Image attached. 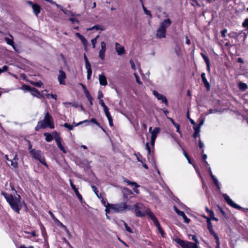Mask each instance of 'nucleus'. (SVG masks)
<instances>
[{
  "label": "nucleus",
  "mask_w": 248,
  "mask_h": 248,
  "mask_svg": "<svg viewBox=\"0 0 248 248\" xmlns=\"http://www.w3.org/2000/svg\"><path fill=\"white\" fill-rule=\"evenodd\" d=\"M2 194L10 204L11 208L16 212L19 213L20 210L22 208L20 195H17V196L14 197L13 195H9L6 193H3Z\"/></svg>",
  "instance_id": "nucleus-1"
},
{
  "label": "nucleus",
  "mask_w": 248,
  "mask_h": 248,
  "mask_svg": "<svg viewBox=\"0 0 248 248\" xmlns=\"http://www.w3.org/2000/svg\"><path fill=\"white\" fill-rule=\"evenodd\" d=\"M39 123L42 124V127L45 128L49 127L51 129H53L55 127L53 119L48 112L45 113L43 120L40 121Z\"/></svg>",
  "instance_id": "nucleus-2"
},
{
  "label": "nucleus",
  "mask_w": 248,
  "mask_h": 248,
  "mask_svg": "<svg viewBox=\"0 0 248 248\" xmlns=\"http://www.w3.org/2000/svg\"><path fill=\"white\" fill-rule=\"evenodd\" d=\"M109 207H107L105 209L107 213L108 212L111 213H121L124 210V202H121L117 204H109L108 203Z\"/></svg>",
  "instance_id": "nucleus-3"
},
{
  "label": "nucleus",
  "mask_w": 248,
  "mask_h": 248,
  "mask_svg": "<svg viewBox=\"0 0 248 248\" xmlns=\"http://www.w3.org/2000/svg\"><path fill=\"white\" fill-rule=\"evenodd\" d=\"M30 153L33 158L37 160L43 165L48 167L47 164L45 161L44 155L41 151L33 149L30 151Z\"/></svg>",
  "instance_id": "nucleus-4"
},
{
  "label": "nucleus",
  "mask_w": 248,
  "mask_h": 248,
  "mask_svg": "<svg viewBox=\"0 0 248 248\" xmlns=\"http://www.w3.org/2000/svg\"><path fill=\"white\" fill-rule=\"evenodd\" d=\"M135 215L138 217H143L146 216L148 208L141 203H137L134 205Z\"/></svg>",
  "instance_id": "nucleus-5"
},
{
  "label": "nucleus",
  "mask_w": 248,
  "mask_h": 248,
  "mask_svg": "<svg viewBox=\"0 0 248 248\" xmlns=\"http://www.w3.org/2000/svg\"><path fill=\"white\" fill-rule=\"evenodd\" d=\"M222 196L227 204L230 206L237 209H242L241 206L234 203L233 201L226 194H223Z\"/></svg>",
  "instance_id": "nucleus-6"
},
{
  "label": "nucleus",
  "mask_w": 248,
  "mask_h": 248,
  "mask_svg": "<svg viewBox=\"0 0 248 248\" xmlns=\"http://www.w3.org/2000/svg\"><path fill=\"white\" fill-rule=\"evenodd\" d=\"M153 93L158 100H162V102L164 103L166 106L168 105V100L164 95L159 93L155 90L153 91Z\"/></svg>",
  "instance_id": "nucleus-7"
},
{
  "label": "nucleus",
  "mask_w": 248,
  "mask_h": 248,
  "mask_svg": "<svg viewBox=\"0 0 248 248\" xmlns=\"http://www.w3.org/2000/svg\"><path fill=\"white\" fill-rule=\"evenodd\" d=\"M66 74L62 70H59V74L58 76V79L60 84L65 85V79L66 78Z\"/></svg>",
  "instance_id": "nucleus-8"
},
{
  "label": "nucleus",
  "mask_w": 248,
  "mask_h": 248,
  "mask_svg": "<svg viewBox=\"0 0 248 248\" xmlns=\"http://www.w3.org/2000/svg\"><path fill=\"white\" fill-rule=\"evenodd\" d=\"M115 50L118 55H122L125 53V50L124 47L121 45L119 43H115Z\"/></svg>",
  "instance_id": "nucleus-9"
},
{
  "label": "nucleus",
  "mask_w": 248,
  "mask_h": 248,
  "mask_svg": "<svg viewBox=\"0 0 248 248\" xmlns=\"http://www.w3.org/2000/svg\"><path fill=\"white\" fill-rule=\"evenodd\" d=\"M172 21L169 18H167L161 22L159 25V27L166 30L167 28H168L171 24Z\"/></svg>",
  "instance_id": "nucleus-10"
},
{
  "label": "nucleus",
  "mask_w": 248,
  "mask_h": 248,
  "mask_svg": "<svg viewBox=\"0 0 248 248\" xmlns=\"http://www.w3.org/2000/svg\"><path fill=\"white\" fill-rule=\"evenodd\" d=\"M166 30H165L160 27H158L156 30V37L158 39H161L166 37Z\"/></svg>",
  "instance_id": "nucleus-11"
},
{
  "label": "nucleus",
  "mask_w": 248,
  "mask_h": 248,
  "mask_svg": "<svg viewBox=\"0 0 248 248\" xmlns=\"http://www.w3.org/2000/svg\"><path fill=\"white\" fill-rule=\"evenodd\" d=\"M30 4L31 6V7L33 9V13L36 16H37L40 13V11H41L40 6L38 4H37L36 3H33L32 2H30Z\"/></svg>",
  "instance_id": "nucleus-12"
},
{
  "label": "nucleus",
  "mask_w": 248,
  "mask_h": 248,
  "mask_svg": "<svg viewBox=\"0 0 248 248\" xmlns=\"http://www.w3.org/2000/svg\"><path fill=\"white\" fill-rule=\"evenodd\" d=\"M70 186L72 188V189L74 190L75 194L77 195L78 199L81 201L82 200V197L81 194L79 193V191H78V189L76 188V186L74 185L73 183L72 180L70 179L69 180Z\"/></svg>",
  "instance_id": "nucleus-13"
},
{
  "label": "nucleus",
  "mask_w": 248,
  "mask_h": 248,
  "mask_svg": "<svg viewBox=\"0 0 248 248\" xmlns=\"http://www.w3.org/2000/svg\"><path fill=\"white\" fill-rule=\"evenodd\" d=\"M124 182L126 183L128 185H131L132 186H134L135 187L133 188V190L135 192L138 194L139 193V190L137 189V187H139V185H138L136 182H131L126 179H124Z\"/></svg>",
  "instance_id": "nucleus-14"
},
{
  "label": "nucleus",
  "mask_w": 248,
  "mask_h": 248,
  "mask_svg": "<svg viewBox=\"0 0 248 248\" xmlns=\"http://www.w3.org/2000/svg\"><path fill=\"white\" fill-rule=\"evenodd\" d=\"M76 35L79 39H80V40H81L82 44L83 45V46L85 47V49H86L87 48L88 44V41L86 40V39L84 36L81 35L79 33H76Z\"/></svg>",
  "instance_id": "nucleus-15"
},
{
  "label": "nucleus",
  "mask_w": 248,
  "mask_h": 248,
  "mask_svg": "<svg viewBox=\"0 0 248 248\" xmlns=\"http://www.w3.org/2000/svg\"><path fill=\"white\" fill-rule=\"evenodd\" d=\"M89 123V121L88 120H85V121H81V122H79L78 124H75L74 125H70V124H68L67 123H65L63 126L67 128H68L69 130H72L73 129V128L75 127V126H78V125H80L83 123Z\"/></svg>",
  "instance_id": "nucleus-16"
},
{
  "label": "nucleus",
  "mask_w": 248,
  "mask_h": 248,
  "mask_svg": "<svg viewBox=\"0 0 248 248\" xmlns=\"http://www.w3.org/2000/svg\"><path fill=\"white\" fill-rule=\"evenodd\" d=\"M99 81L101 85L106 86L108 84L107 78L104 74L99 75Z\"/></svg>",
  "instance_id": "nucleus-17"
},
{
  "label": "nucleus",
  "mask_w": 248,
  "mask_h": 248,
  "mask_svg": "<svg viewBox=\"0 0 248 248\" xmlns=\"http://www.w3.org/2000/svg\"><path fill=\"white\" fill-rule=\"evenodd\" d=\"M201 78L202 79V81L203 83H204V86L206 87L207 90L209 91L210 89V85L205 77V74L204 73H202Z\"/></svg>",
  "instance_id": "nucleus-18"
},
{
  "label": "nucleus",
  "mask_w": 248,
  "mask_h": 248,
  "mask_svg": "<svg viewBox=\"0 0 248 248\" xmlns=\"http://www.w3.org/2000/svg\"><path fill=\"white\" fill-rule=\"evenodd\" d=\"M210 234L211 235H212L215 239H216V244H217V246H216V248H219V247H220V244H219V237L218 236H217V235L215 232L214 231L213 229V230H209Z\"/></svg>",
  "instance_id": "nucleus-19"
},
{
  "label": "nucleus",
  "mask_w": 248,
  "mask_h": 248,
  "mask_svg": "<svg viewBox=\"0 0 248 248\" xmlns=\"http://www.w3.org/2000/svg\"><path fill=\"white\" fill-rule=\"evenodd\" d=\"M18 158L17 155L16 154L14 158L10 160L11 162V166L15 169H16L18 167Z\"/></svg>",
  "instance_id": "nucleus-20"
},
{
  "label": "nucleus",
  "mask_w": 248,
  "mask_h": 248,
  "mask_svg": "<svg viewBox=\"0 0 248 248\" xmlns=\"http://www.w3.org/2000/svg\"><path fill=\"white\" fill-rule=\"evenodd\" d=\"M146 215H147L148 217L153 220L154 223L158 221L154 214L149 208L147 211V213H146Z\"/></svg>",
  "instance_id": "nucleus-21"
},
{
  "label": "nucleus",
  "mask_w": 248,
  "mask_h": 248,
  "mask_svg": "<svg viewBox=\"0 0 248 248\" xmlns=\"http://www.w3.org/2000/svg\"><path fill=\"white\" fill-rule=\"evenodd\" d=\"M55 140H56L57 145L58 147H59V148L62 151L63 153H66V150H65L64 148L63 147V146L62 145V144L61 143V138L57 137V138L55 139Z\"/></svg>",
  "instance_id": "nucleus-22"
},
{
  "label": "nucleus",
  "mask_w": 248,
  "mask_h": 248,
  "mask_svg": "<svg viewBox=\"0 0 248 248\" xmlns=\"http://www.w3.org/2000/svg\"><path fill=\"white\" fill-rule=\"evenodd\" d=\"M160 130V128L159 127H155L153 130L151 132V139H156L158 134L159 133Z\"/></svg>",
  "instance_id": "nucleus-23"
},
{
  "label": "nucleus",
  "mask_w": 248,
  "mask_h": 248,
  "mask_svg": "<svg viewBox=\"0 0 248 248\" xmlns=\"http://www.w3.org/2000/svg\"><path fill=\"white\" fill-rule=\"evenodd\" d=\"M145 148H146V149L148 151V154L150 155L151 156V162L153 164H155V159L154 158V156L152 155H151V151L150 147L149 146V142H146V145H145Z\"/></svg>",
  "instance_id": "nucleus-24"
},
{
  "label": "nucleus",
  "mask_w": 248,
  "mask_h": 248,
  "mask_svg": "<svg viewBox=\"0 0 248 248\" xmlns=\"http://www.w3.org/2000/svg\"><path fill=\"white\" fill-rule=\"evenodd\" d=\"M176 243L179 244L183 248H184L187 241H184L180 238H176L174 239Z\"/></svg>",
  "instance_id": "nucleus-25"
},
{
  "label": "nucleus",
  "mask_w": 248,
  "mask_h": 248,
  "mask_svg": "<svg viewBox=\"0 0 248 248\" xmlns=\"http://www.w3.org/2000/svg\"><path fill=\"white\" fill-rule=\"evenodd\" d=\"M238 88L240 90L244 91L248 88V86L247 84L242 82H239L238 83Z\"/></svg>",
  "instance_id": "nucleus-26"
},
{
  "label": "nucleus",
  "mask_w": 248,
  "mask_h": 248,
  "mask_svg": "<svg viewBox=\"0 0 248 248\" xmlns=\"http://www.w3.org/2000/svg\"><path fill=\"white\" fill-rule=\"evenodd\" d=\"M154 224L156 226V227H157V228L159 233H160V234H161L162 236L164 237L165 236V233L163 232V230L162 229V228L161 227V226H160L158 221H157Z\"/></svg>",
  "instance_id": "nucleus-27"
},
{
  "label": "nucleus",
  "mask_w": 248,
  "mask_h": 248,
  "mask_svg": "<svg viewBox=\"0 0 248 248\" xmlns=\"http://www.w3.org/2000/svg\"><path fill=\"white\" fill-rule=\"evenodd\" d=\"M184 248H198V247L196 244L187 241Z\"/></svg>",
  "instance_id": "nucleus-28"
},
{
  "label": "nucleus",
  "mask_w": 248,
  "mask_h": 248,
  "mask_svg": "<svg viewBox=\"0 0 248 248\" xmlns=\"http://www.w3.org/2000/svg\"><path fill=\"white\" fill-rule=\"evenodd\" d=\"M44 135L46 137V140L48 142L52 141L53 139V136L48 133H45Z\"/></svg>",
  "instance_id": "nucleus-29"
},
{
  "label": "nucleus",
  "mask_w": 248,
  "mask_h": 248,
  "mask_svg": "<svg viewBox=\"0 0 248 248\" xmlns=\"http://www.w3.org/2000/svg\"><path fill=\"white\" fill-rule=\"evenodd\" d=\"M31 92V95L33 96H38V95H41L40 92L34 88H32Z\"/></svg>",
  "instance_id": "nucleus-30"
},
{
  "label": "nucleus",
  "mask_w": 248,
  "mask_h": 248,
  "mask_svg": "<svg viewBox=\"0 0 248 248\" xmlns=\"http://www.w3.org/2000/svg\"><path fill=\"white\" fill-rule=\"evenodd\" d=\"M105 52H106V50H105L100 49L99 50V57L101 60H104L105 59Z\"/></svg>",
  "instance_id": "nucleus-31"
},
{
  "label": "nucleus",
  "mask_w": 248,
  "mask_h": 248,
  "mask_svg": "<svg viewBox=\"0 0 248 248\" xmlns=\"http://www.w3.org/2000/svg\"><path fill=\"white\" fill-rule=\"evenodd\" d=\"M5 41L6 42V43L13 46L14 48H15V45H14V42L13 41V39H11L10 38H8L7 37L5 38Z\"/></svg>",
  "instance_id": "nucleus-32"
},
{
  "label": "nucleus",
  "mask_w": 248,
  "mask_h": 248,
  "mask_svg": "<svg viewBox=\"0 0 248 248\" xmlns=\"http://www.w3.org/2000/svg\"><path fill=\"white\" fill-rule=\"evenodd\" d=\"M173 208L176 213L180 216L183 217L185 213L183 211H180L176 206H173Z\"/></svg>",
  "instance_id": "nucleus-33"
},
{
  "label": "nucleus",
  "mask_w": 248,
  "mask_h": 248,
  "mask_svg": "<svg viewBox=\"0 0 248 248\" xmlns=\"http://www.w3.org/2000/svg\"><path fill=\"white\" fill-rule=\"evenodd\" d=\"M121 222L122 223H123V224L124 225V227H125V230L129 232H130V233H132V231L131 229V228L128 226V225L127 224V223H126L123 220H122L121 221Z\"/></svg>",
  "instance_id": "nucleus-34"
},
{
  "label": "nucleus",
  "mask_w": 248,
  "mask_h": 248,
  "mask_svg": "<svg viewBox=\"0 0 248 248\" xmlns=\"http://www.w3.org/2000/svg\"><path fill=\"white\" fill-rule=\"evenodd\" d=\"M21 89L24 91H27L29 92H31L32 88H31L30 86L27 85H23L21 87Z\"/></svg>",
  "instance_id": "nucleus-35"
},
{
  "label": "nucleus",
  "mask_w": 248,
  "mask_h": 248,
  "mask_svg": "<svg viewBox=\"0 0 248 248\" xmlns=\"http://www.w3.org/2000/svg\"><path fill=\"white\" fill-rule=\"evenodd\" d=\"M92 190L93 191V192L95 193V195L97 196V197L99 199H100V197H101V195L98 194V191L97 189V188L94 186H92Z\"/></svg>",
  "instance_id": "nucleus-36"
},
{
  "label": "nucleus",
  "mask_w": 248,
  "mask_h": 248,
  "mask_svg": "<svg viewBox=\"0 0 248 248\" xmlns=\"http://www.w3.org/2000/svg\"><path fill=\"white\" fill-rule=\"evenodd\" d=\"M104 112H105L106 116L108 118V120H110V119H112L110 115V114L109 112L108 108H107V109L104 110Z\"/></svg>",
  "instance_id": "nucleus-37"
},
{
  "label": "nucleus",
  "mask_w": 248,
  "mask_h": 248,
  "mask_svg": "<svg viewBox=\"0 0 248 248\" xmlns=\"http://www.w3.org/2000/svg\"><path fill=\"white\" fill-rule=\"evenodd\" d=\"M86 96H87V98H88V100L90 102V105L91 106L93 105V98L90 95V94H89V93L88 92H87V93H86Z\"/></svg>",
  "instance_id": "nucleus-38"
},
{
  "label": "nucleus",
  "mask_w": 248,
  "mask_h": 248,
  "mask_svg": "<svg viewBox=\"0 0 248 248\" xmlns=\"http://www.w3.org/2000/svg\"><path fill=\"white\" fill-rule=\"evenodd\" d=\"M207 228L208 230H213V225L209 219H207Z\"/></svg>",
  "instance_id": "nucleus-39"
},
{
  "label": "nucleus",
  "mask_w": 248,
  "mask_h": 248,
  "mask_svg": "<svg viewBox=\"0 0 248 248\" xmlns=\"http://www.w3.org/2000/svg\"><path fill=\"white\" fill-rule=\"evenodd\" d=\"M201 55L202 58H203V59L204 60L206 63H208L210 62V60H209V58L206 56H205L204 54H203L202 53L201 54Z\"/></svg>",
  "instance_id": "nucleus-40"
},
{
  "label": "nucleus",
  "mask_w": 248,
  "mask_h": 248,
  "mask_svg": "<svg viewBox=\"0 0 248 248\" xmlns=\"http://www.w3.org/2000/svg\"><path fill=\"white\" fill-rule=\"evenodd\" d=\"M142 8H143V11L145 13V14L149 16L150 17H152V15L150 13V11L148 10L144 6V4H143V5H142Z\"/></svg>",
  "instance_id": "nucleus-41"
},
{
  "label": "nucleus",
  "mask_w": 248,
  "mask_h": 248,
  "mask_svg": "<svg viewBox=\"0 0 248 248\" xmlns=\"http://www.w3.org/2000/svg\"><path fill=\"white\" fill-rule=\"evenodd\" d=\"M86 69H87V72H92L91 69V65L89 62H86L85 63Z\"/></svg>",
  "instance_id": "nucleus-42"
},
{
  "label": "nucleus",
  "mask_w": 248,
  "mask_h": 248,
  "mask_svg": "<svg viewBox=\"0 0 248 248\" xmlns=\"http://www.w3.org/2000/svg\"><path fill=\"white\" fill-rule=\"evenodd\" d=\"M132 209V207L130 205H127L126 203L124 202V210H131Z\"/></svg>",
  "instance_id": "nucleus-43"
},
{
  "label": "nucleus",
  "mask_w": 248,
  "mask_h": 248,
  "mask_svg": "<svg viewBox=\"0 0 248 248\" xmlns=\"http://www.w3.org/2000/svg\"><path fill=\"white\" fill-rule=\"evenodd\" d=\"M99 104L101 105V107L103 108L104 110L108 108L105 104L104 101L102 99L99 100Z\"/></svg>",
  "instance_id": "nucleus-44"
},
{
  "label": "nucleus",
  "mask_w": 248,
  "mask_h": 248,
  "mask_svg": "<svg viewBox=\"0 0 248 248\" xmlns=\"http://www.w3.org/2000/svg\"><path fill=\"white\" fill-rule=\"evenodd\" d=\"M134 77H135V78H136V81L138 83H139V84H142V82L140 80V78L138 76V75L137 74V73H134Z\"/></svg>",
  "instance_id": "nucleus-45"
},
{
  "label": "nucleus",
  "mask_w": 248,
  "mask_h": 248,
  "mask_svg": "<svg viewBox=\"0 0 248 248\" xmlns=\"http://www.w3.org/2000/svg\"><path fill=\"white\" fill-rule=\"evenodd\" d=\"M46 96L47 97V98H49V97H51L52 98H53L54 99H55V100H57V95L56 94H47L46 95Z\"/></svg>",
  "instance_id": "nucleus-46"
},
{
  "label": "nucleus",
  "mask_w": 248,
  "mask_h": 248,
  "mask_svg": "<svg viewBox=\"0 0 248 248\" xmlns=\"http://www.w3.org/2000/svg\"><path fill=\"white\" fill-rule=\"evenodd\" d=\"M42 124L39 123V121L38 122L37 125L35 128L36 131H38L40 129H44V127H42Z\"/></svg>",
  "instance_id": "nucleus-47"
},
{
  "label": "nucleus",
  "mask_w": 248,
  "mask_h": 248,
  "mask_svg": "<svg viewBox=\"0 0 248 248\" xmlns=\"http://www.w3.org/2000/svg\"><path fill=\"white\" fill-rule=\"evenodd\" d=\"M190 236H191L192 237V240H193L194 241H195V243L194 244H196L197 245V244L198 243V238L196 236V235H190Z\"/></svg>",
  "instance_id": "nucleus-48"
},
{
  "label": "nucleus",
  "mask_w": 248,
  "mask_h": 248,
  "mask_svg": "<svg viewBox=\"0 0 248 248\" xmlns=\"http://www.w3.org/2000/svg\"><path fill=\"white\" fill-rule=\"evenodd\" d=\"M8 69V67L6 65H4L2 68H0V73L7 71Z\"/></svg>",
  "instance_id": "nucleus-49"
},
{
  "label": "nucleus",
  "mask_w": 248,
  "mask_h": 248,
  "mask_svg": "<svg viewBox=\"0 0 248 248\" xmlns=\"http://www.w3.org/2000/svg\"><path fill=\"white\" fill-rule=\"evenodd\" d=\"M45 1L51 3L52 5H54L57 6L58 8L60 7V5L56 3V2L53 1L52 0H45Z\"/></svg>",
  "instance_id": "nucleus-50"
},
{
  "label": "nucleus",
  "mask_w": 248,
  "mask_h": 248,
  "mask_svg": "<svg viewBox=\"0 0 248 248\" xmlns=\"http://www.w3.org/2000/svg\"><path fill=\"white\" fill-rule=\"evenodd\" d=\"M243 26L248 30V18L245 20L243 23Z\"/></svg>",
  "instance_id": "nucleus-51"
},
{
  "label": "nucleus",
  "mask_w": 248,
  "mask_h": 248,
  "mask_svg": "<svg viewBox=\"0 0 248 248\" xmlns=\"http://www.w3.org/2000/svg\"><path fill=\"white\" fill-rule=\"evenodd\" d=\"M103 96H104V95H103V94L102 93V92L100 91H99L98 92V96H97V98L99 99V100H102V98L103 97Z\"/></svg>",
  "instance_id": "nucleus-52"
},
{
  "label": "nucleus",
  "mask_w": 248,
  "mask_h": 248,
  "mask_svg": "<svg viewBox=\"0 0 248 248\" xmlns=\"http://www.w3.org/2000/svg\"><path fill=\"white\" fill-rule=\"evenodd\" d=\"M101 44V49L105 50L106 51V44L105 42L102 41L100 43Z\"/></svg>",
  "instance_id": "nucleus-53"
},
{
  "label": "nucleus",
  "mask_w": 248,
  "mask_h": 248,
  "mask_svg": "<svg viewBox=\"0 0 248 248\" xmlns=\"http://www.w3.org/2000/svg\"><path fill=\"white\" fill-rule=\"evenodd\" d=\"M32 84L37 87H41L43 83L41 81H39L37 82H33Z\"/></svg>",
  "instance_id": "nucleus-54"
},
{
  "label": "nucleus",
  "mask_w": 248,
  "mask_h": 248,
  "mask_svg": "<svg viewBox=\"0 0 248 248\" xmlns=\"http://www.w3.org/2000/svg\"><path fill=\"white\" fill-rule=\"evenodd\" d=\"M92 29H96V30H101L102 31L104 30V29L99 25H95L90 30Z\"/></svg>",
  "instance_id": "nucleus-55"
},
{
  "label": "nucleus",
  "mask_w": 248,
  "mask_h": 248,
  "mask_svg": "<svg viewBox=\"0 0 248 248\" xmlns=\"http://www.w3.org/2000/svg\"><path fill=\"white\" fill-rule=\"evenodd\" d=\"M174 125L176 128L177 130L176 131L180 134V135H182L181 132L179 130V125L178 124L174 123Z\"/></svg>",
  "instance_id": "nucleus-56"
},
{
  "label": "nucleus",
  "mask_w": 248,
  "mask_h": 248,
  "mask_svg": "<svg viewBox=\"0 0 248 248\" xmlns=\"http://www.w3.org/2000/svg\"><path fill=\"white\" fill-rule=\"evenodd\" d=\"M100 199H101L102 204L106 207V208H107V207H109V206L108 205V204L106 205V201L103 199V198L102 196L100 197Z\"/></svg>",
  "instance_id": "nucleus-57"
},
{
  "label": "nucleus",
  "mask_w": 248,
  "mask_h": 248,
  "mask_svg": "<svg viewBox=\"0 0 248 248\" xmlns=\"http://www.w3.org/2000/svg\"><path fill=\"white\" fill-rule=\"evenodd\" d=\"M182 217L184 219L185 222H186V223H188L189 222L190 219L186 217L185 214H184V215H183Z\"/></svg>",
  "instance_id": "nucleus-58"
},
{
  "label": "nucleus",
  "mask_w": 248,
  "mask_h": 248,
  "mask_svg": "<svg viewBox=\"0 0 248 248\" xmlns=\"http://www.w3.org/2000/svg\"><path fill=\"white\" fill-rule=\"evenodd\" d=\"M129 62H130V63L131 64L132 69H133V70H135L136 69V66H135V64L134 62H133V61L132 60H130V61H129Z\"/></svg>",
  "instance_id": "nucleus-59"
},
{
  "label": "nucleus",
  "mask_w": 248,
  "mask_h": 248,
  "mask_svg": "<svg viewBox=\"0 0 248 248\" xmlns=\"http://www.w3.org/2000/svg\"><path fill=\"white\" fill-rule=\"evenodd\" d=\"M227 32V30L226 29H224L222 31H221V34L222 37H225L226 36V33Z\"/></svg>",
  "instance_id": "nucleus-60"
},
{
  "label": "nucleus",
  "mask_w": 248,
  "mask_h": 248,
  "mask_svg": "<svg viewBox=\"0 0 248 248\" xmlns=\"http://www.w3.org/2000/svg\"><path fill=\"white\" fill-rule=\"evenodd\" d=\"M49 214L50 215L51 218L54 220L55 221H59L57 218L55 217L54 214L50 211L49 212Z\"/></svg>",
  "instance_id": "nucleus-61"
},
{
  "label": "nucleus",
  "mask_w": 248,
  "mask_h": 248,
  "mask_svg": "<svg viewBox=\"0 0 248 248\" xmlns=\"http://www.w3.org/2000/svg\"><path fill=\"white\" fill-rule=\"evenodd\" d=\"M91 42H92V45H93V48H95L97 41L95 40V39H93L91 40Z\"/></svg>",
  "instance_id": "nucleus-62"
},
{
  "label": "nucleus",
  "mask_w": 248,
  "mask_h": 248,
  "mask_svg": "<svg viewBox=\"0 0 248 248\" xmlns=\"http://www.w3.org/2000/svg\"><path fill=\"white\" fill-rule=\"evenodd\" d=\"M214 183L215 184V185H216V186L217 187V188L219 189L220 188V186H219V182L218 181V180H215V181H214Z\"/></svg>",
  "instance_id": "nucleus-63"
},
{
  "label": "nucleus",
  "mask_w": 248,
  "mask_h": 248,
  "mask_svg": "<svg viewBox=\"0 0 248 248\" xmlns=\"http://www.w3.org/2000/svg\"><path fill=\"white\" fill-rule=\"evenodd\" d=\"M91 122L93 123H94V124H96L97 125H99V124H98V123L97 122V121L96 120V119L95 118H92L91 119Z\"/></svg>",
  "instance_id": "nucleus-64"
}]
</instances>
